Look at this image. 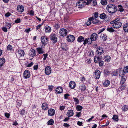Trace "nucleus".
Returning <instances> with one entry per match:
<instances>
[{
	"label": "nucleus",
	"instance_id": "nucleus-1",
	"mask_svg": "<svg viewBox=\"0 0 128 128\" xmlns=\"http://www.w3.org/2000/svg\"><path fill=\"white\" fill-rule=\"evenodd\" d=\"M106 9L109 13L113 14L115 13L117 11V8L114 4H109L107 6Z\"/></svg>",
	"mask_w": 128,
	"mask_h": 128
},
{
	"label": "nucleus",
	"instance_id": "nucleus-2",
	"mask_svg": "<svg viewBox=\"0 0 128 128\" xmlns=\"http://www.w3.org/2000/svg\"><path fill=\"white\" fill-rule=\"evenodd\" d=\"M50 40L54 43H56L57 41V38L56 35L54 33H52L50 36Z\"/></svg>",
	"mask_w": 128,
	"mask_h": 128
},
{
	"label": "nucleus",
	"instance_id": "nucleus-3",
	"mask_svg": "<svg viewBox=\"0 0 128 128\" xmlns=\"http://www.w3.org/2000/svg\"><path fill=\"white\" fill-rule=\"evenodd\" d=\"M86 4V2L83 0L79 1L76 4V6L78 8H80L84 7Z\"/></svg>",
	"mask_w": 128,
	"mask_h": 128
},
{
	"label": "nucleus",
	"instance_id": "nucleus-4",
	"mask_svg": "<svg viewBox=\"0 0 128 128\" xmlns=\"http://www.w3.org/2000/svg\"><path fill=\"white\" fill-rule=\"evenodd\" d=\"M119 72V76H121L122 74L123 73L122 70L120 69L116 70H115L112 73V76H117L118 74V73Z\"/></svg>",
	"mask_w": 128,
	"mask_h": 128
},
{
	"label": "nucleus",
	"instance_id": "nucleus-5",
	"mask_svg": "<svg viewBox=\"0 0 128 128\" xmlns=\"http://www.w3.org/2000/svg\"><path fill=\"white\" fill-rule=\"evenodd\" d=\"M122 25V23L120 22H118L117 20L112 25V27L114 28H120Z\"/></svg>",
	"mask_w": 128,
	"mask_h": 128
},
{
	"label": "nucleus",
	"instance_id": "nucleus-6",
	"mask_svg": "<svg viewBox=\"0 0 128 128\" xmlns=\"http://www.w3.org/2000/svg\"><path fill=\"white\" fill-rule=\"evenodd\" d=\"M60 34V36H64L66 35L67 33V30L64 28L60 29L59 32Z\"/></svg>",
	"mask_w": 128,
	"mask_h": 128
},
{
	"label": "nucleus",
	"instance_id": "nucleus-7",
	"mask_svg": "<svg viewBox=\"0 0 128 128\" xmlns=\"http://www.w3.org/2000/svg\"><path fill=\"white\" fill-rule=\"evenodd\" d=\"M122 78L120 81V83L122 84H123L126 80V77L125 75L123 73L122 74L121 76H120Z\"/></svg>",
	"mask_w": 128,
	"mask_h": 128
},
{
	"label": "nucleus",
	"instance_id": "nucleus-8",
	"mask_svg": "<svg viewBox=\"0 0 128 128\" xmlns=\"http://www.w3.org/2000/svg\"><path fill=\"white\" fill-rule=\"evenodd\" d=\"M91 3H92V5L94 6L97 4L96 1V0H87L86 4L88 5Z\"/></svg>",
	"mask_w": 128,
	"mask_h": 128
},
{
	"label": "nucleus",
	"instance_id": "nucleus-9",
	"mask_svg": "<svg viewBox=\"0 0 128 128\" xmlns=\"http://www.w3.org/2000/svg\"><path fill=\"white\" fill-rule=\"evenodd\" d=\"M67 40L70 42H72L74 41L75 40L74 36L72 35H69L67 36Z\"/></svg>",
	"mask_w": 128,
	"mask_h": 128
},
{
	"label": "nucleus",
	"instance_id": "nucleus-10",
	"mask_svg": "<svg viewBox=\"0 0 128 128\" xmlns=\"http://www.w3.org/2000/svg\"><path fill=\"white\" fill-rule=\"evenodd\" d=\"M30 72L28 70H26L23 74V76L26 78H29L30 76Z\"/></svg>",
	"mask_w": 128,
	"mask_h": 128
},
{
	"label": "nucleus",
	"instance_id": "nucleus-11",
	"mask_svg": "<svg viewBox=\"0 0 128 128\" xmlns=\"http://www.w3.org/2000/svg\"><path fill=\"white\" fill-rule=\"evenodd\" d=\"M45 72L46 75H49L51 72L52 70L50 67L49 66L46 67L45 69Z\"/></svg>",
	"mask_w": 128,
	"mask_h": 128
},
{
	"label": "nucleus",
	"instance_id": "nucleus-12",
	"mask_svg": "<svg viewBox=\"0 0 128 128\" xmlns=\"http://www.w3.org/2000/svg\"><path fill=\"white\" fill-rule=\"evenodd\" d=\"M55 112L54 110L50 108L48 110V114L49 116H52L55 114Z\"/></svg>",
	"mask_w": 128,
	"mask_h": 128
},
{
	"label": "nucleus",
	"instance_id": "nucleus-13",
	"mask_svg": "<svg viewBox=\"0 0 128 128\" xmlns=\"http://www.w3.org/2000/svg\"><path fill=\"white\" fill-rule=\"evenodd\" d=\"M96 52L98 54L100 55L104 53V50L102 48L99 47L96 51Z\"/></svg>",
	"mask_w": 128,
	"mask_h": 128
},
{
	"label": "nucleus",
	"instance_id": "nucleus-14",
	"mask_svg": "<svg viewBox=\"0 0 128 128\" xmlns=\"http://www.w3.org/2000/svg\"><path fill=\"white\" fill-rule=\"evenodd\" d=\"M48 38L45 36H42L41 38V41L43 44H46L48 42Z\"/></svg>",
	"mask_w": 128,
	"mask_h": 128
},
{
	"label": "nucleus",
	"instance_id": "nucleus-15",
	"mask_svg": "<svg viewBox=\"0 0 128 128\" xmlns=\"http://www.w3.org/2000/svg\"><path fill=\"white\" fill-rule=\"evenodd\" d=\"M17 10L19 12H22L24 10V6L21 5H19L17 6Z\"/></svg>",
	"mask_w": 128,
	"mask_h": 128
},
{
	"label": "nucleus",
	"instance_id": "nucleus-16",
	"mask_svg": "<svg viewBox=\"0 0 128 128\" xmlns=\"http://www.w3.org/2000/svg\"><path fill=\"white\" fill-rule=\"evenodd\" d=\"M98 35L97 34L95 33H93L91 36L90 38L92 39V40L94 41L96 40L97 38Z\"/></svg>",
	"mask_w": 128,
	"mask_h": 128
},
{
	"label": "nucleus",
	"instance_id": "nucleus-17",
	"mask_svg": "<svg viewBox=\"0 0 128 128\" xmlns=\"http://www.w3.org/2000/svg\"><path fill=\"white\" fill-rule=\"evenodd\" d=\"M100 72L98 70H96L95 74L96 79H99L100 76Z\"/></svg>",
	"mask_w": 128,
	"mask_h": 128
},
{
	"label": "nucleus",
	"instance_id": "nucleus-18",
	"mask_svg": "<svg viewBox=\"0 0 128 128\" xmlns=\"http://www.w3.org/2000/svg\"><path fill=\"white\" fill-rule=\"evenodd\" d=\"M42 110H46L48 108V105L46 103H44L42 104Z\"/></svg>",
	"mask_w": 128,
	"mask_h": 128
},
{
	"label": "nucleus",
	"instance_id": "nucleus-19",
	"mask_svg": "<svg viewBox=\"0 0 128 128\" xmlns=\"http://www.w3.org/2000/svg\"><path fill=\"white\" fill-rule=\"evenodd\" d=\"M45 31L46 33H49L51 32V28L48 26H46L44 27Z\"/></svg>",
	"mask_w": 128,
	"mask_h": 128
},
{
	"label": "nucleus",
	"instance_id": "nucleus-20",
	"mask_svg": "<svg viewBox=\"0 0 128 128\" xmlns=\"http://www.w3.org/2000/svg\"><path fill=\"white\" fill-rule=\"evenodd\" d=\"M76 84L73 81L70 82L69 84V86L70 88L73 89L76 86Z\"/></svg>",
	"mask_w": 128,
	"mask_h": 128
},
{
	"label": "nucleus",
	"instance_id": "nucleus-21",
	"mask_svg": "<svg viewBox=\"0 0 128 128\" xmlns=\"http://www.w3.org/2000/svg\"><path fill=\"white\" fill-rule=\"evenodd\" d=\"M92 23L95 24H101L100 21L97 19H94L93 17V19L92 20Z\"/></svg>",
	"mask_w": 128,
	"mask_h": 128
},
{
	"label": "nucleus",
	"instance_id": "nucleus-22",
	"mask_svg": "<svg viewBox=\"0 0 128 128\" xmlns=\"http://www.w3.org/2000/svg\"><path fill=\"white\" fill-rule=\"evenodd\" d=\"M18 52L19 54L20 55V56H24V52L23 50L21 49H19L18 50Z\"/></svg>",
	"mask_w": 128,
	"mask_h": 128
},
{
	"label": "nucleus",
	"instance_id": "nucleus-23",
	"mask_svg": "<svg viewBox=\"0 0 128 128\" xmlns=\"http://www.w3.org/2000/svg\"><path fill=\"white\" fill-rule=\"evenodd\" d=\"M74 112L73 110H70L68 111L66 115L70 117L72 116Z\"/></svg>",
	"mask_w": 128,
	"mask_h": 128
},
{
	"label": "nucleus",
	"instance_id": "nucleus-24",
	"mask_svg": "<svg viewBox=\"0 0 128 128\" xmlns=\"http://www.w3.org/2000/svg\"><path fill=\"white\" fill-rule=\"evenodd\" d=\"M56 92L58 94L61 93L62 91V88L60 87H57L56 89Z\"/></svg>",
	"mask_w": 128,
	"mask_h": 128
},
{
	"label": "nucleus",
	"instance_id": "nucleus-25",
	"mask_svg": "<svg viewBox=\"0 0 128 128\" xmlns=\"http://www.w3.org/2000/svg\"><path fill=\"white\" fill-rule=\"evenodd\" d=\"M123 29L125 32H128V23H126L124 25Z\"/></svg>",
	"mask_w": 128,
	"mask_h": 128
},
{
	"label": "nucleus",
	"instance_id": "nucleus-26",
	"mask_svg": "<svg viewBox=\"0 0 128 128\" xmlns=\"http://www.w3.org/2000/svg\"><path fill=\"white\" fill-rule=\"evenodd\" d=\"M36 50L39 54H43L44 53V52L42 49L40 48L39 47L36 48Z\"/></svg>",
	"mask_w": 128,
	"mask_h": 128
},
{
	"label": "nucleus",
	"instance_id": "nucleus-27",
	"mask_svg": "<svg viewBox=\"0 0 128 128\" xmlns=\"http://www.w3.org/2000/svg\"><path fill=\"white\" fill-rule=\"evenodd\" d=\"M104 58L105 59V61L107 62H110L111 58L110 56L107 55L106 56H104Z\"/></svg>",
	"mask_w": 128,
	"mask_h": 128
},
{
	"label": "nucleus",
	"instance_id": "nucleus-28",
	"mask_svg": "<svg viewBox=\"0 0 128 128\" xmlns=\"http://www.w3.org/2000/svg\"><path fill=\"white\" fill-rule=\"evenodd\" d=\"M5 62V60L4 58H2L0 59V66H2Z\"/></svg>",
	"mask_w": 128,
	"mask_h": 128
},
{
	"label": "nucleus",
	"instance_id": "nucleus-29",
	"mask_svg": "<svg viewBox=\"0 0 128 128\" xmlns=\"http://www.w3.org/2000/svg\"><path fill=\"white\" fill-rule=\"evenodd\" d=\"M93 19V17L90 18H88V20L87 22H86V24L87 26H89L90 25L91 23V21H92V20Z\"/></svg>",
	"mask_w": 128,
	"mask_h": 128
},
{
	"label": "nucleus",
	"instance_id": "nucleus-30",
	"mask_svg": "<svg viewBox=\"0 0 128 128\" xmlns=\"http://www.w3.org/2000/svg\"><path fill=\"white\" fill-rule=\"evenodd\" d=\"M84 37L82 36H79L78 39V41L79 42L83 41L84 40Z\"/></svg>",
	"mask_w": 128,
	"mask_h": 128
},
{
	"label": "nucleus",
	"instance_id": "nucleus-31",
	"mask_svg": "<svg viewBox=\"0 0 128 128\" xmlns=\"http://www.w3.org/2000/svg\"><path fill=\"white\" fill-rule=\"evenodd\" d=\"M112 119L114 121L118 122V116L115 115H113Z\"/></svg>",
	"mask_w": 128,
	"mask_h": 128
},
{
	"label": "nucleus",
	"instance_id": "nucleus-32",
	"mask_svg": "<svg viewBox=\"0 0 128 128\" xmlns=\"http://www.w3.org/2000/svg\"><path fill=\"white\" fill-rule=\"evenodd\" d=\"M110 82L108 80H106L104 84V85L105 86H108L110 84Z\"/></svg>",
	"mask_w": 128,
	"mask_h": 128
},
{
	"label": "nucleus",
	"instance_id": "nucleus-33",
	"mask_svg": "<svg viewBox=\"0 0 128 128\" xmlns=\"http://www.w3.org/2000/svg\"><path fill=\"white\" fill-rule=\"evenodd\" d=\"M122 109L123 111H126L128 110V106L126 105H124L122 107Z\"/></svg>",
	"mask_w": 128,
	"mask_h": 128
},
{
	"label": "nucleus",
	"instance_id": "nucleus-34",
	"mask_svg": "<svg viewBox=\"0 0 128 128\" xmlns=\"http://www.w3.org/2000/svg\"><path fill=\"white\" fill-rule=\"evenodd\" d=\"M123 72V73H126L128 72V66H126V67H124V69Z\"/></svg>",
	"mask_w": 128,
	"mask_h": 128
},
{
	"label": "nucleus",
	"instance_id": "nucleus-35",
	"mask_svg": "<svg viewBox=\"0 0 128 128\" xmlns=\"http://www.w3.org/2000/svg\"><path fill=\"white\" fill-rule=\"evenodd\" d=\"M100 3L103 5H106L107 4V2L106 0H101L100 1Z\"/></svg>",
	"mask_w": 128,
	"mask_h": 128
},
{
	"label": "nucleus",
	"instance_id": "nucleus-36",
	"mask_svg": "<svg viewBox=\"0 0 128 128\" xmlns=\"http://www.w3.org/2000/svg\"><path fill=\"white\" fill-rule=\"evenodd\" d=\"M100 18L102 19H104L106 18V15L104 13L100 14Z\"/></svg>",
	"mask_w": 128,
	"mask_h": 128
},
{
	"label": "nucleus",
	"instance_id": "nucleus-37",
	"mask_svg": "<svg viewBox=\"0 0 128 128\" xmlns=\"http://www.w3.org/2000/svg\"><path fill=\"white\" fill-rule=\"evenodd\" d=\"M100 60V58L98 56H96L94 58V61L95 62L97 63L98 62H99Z\"/></svg>",
	"mask_w": 128,
	"mask_h": 128
},
{
	"label": "nucleus",
	"instance_id": "nucleus-38",
	"mask_svg": "<svg viewBox=\"0 0 128 128\" xmlns=\"http://www.w3.org/2000/svg\"><path fill=\"white\" fill-rule=\"evenodd\" d=\"M36 52L35 51V50H34L32 49V50H31V56L33 57L36 55Z\"/></svg>",
	"mask_w": 128,
	"mask_h": 128
},
{
	"label": "nucleus",
	"instance_id": "nucleus-39",
	"mask_svg": "<svg viewBox=\"0 0 128 128\" xmlns=\"http://www.w3.org/2000/svg\"><path fill=\"white\" fill-rule=\"evenodd\" d=\"M54 123V121L52 119H50L49 120L48 122V125H52Z\"/></svg>",
	"mask_w": 128,
	"mask_h": 128
},
{
	"label": "nucleus",
	"instance_id": "nucleus-40",
	"mask_svg": "<svg viewBox=\"0 0 128 128\" xmlns=\"http://www.w3.org/2000/svg\"><path fill=\"white\" fill-rule=\"evenodd\" d=\"M80 89L82 91H84L86 89V87L84 85L81 86H79Z\"/></svg>",
	"mask_w": 128,
	"mask_h": 128
},
{
	"label": "nucleus",
	"instance_id": "nucleus-41",
	"mask_svg": "<svg viewBox=\"0 0 128 128\" xmlns=\"http://www.w3.org/2000/svg\"><path fill=\"white\" fill-rule=\"evenodd\" d=\"M101 36H102V39H103L104 41H106V37H107L106 35L105 34H102Z\"/></svg>",
	"mask_w": 128,
	"mask_h": 128
},
{
	"label": "nucleus",
	"instance_id": "nucleus-42",
	"mask_svg": "<svg viewBox=\"0 0 128 128\" xmlns=\"http://www.w3.org/2000/svg\"><path fill=\"white\" fill-rule=\"evenodd\" d=\"M125 88V86L124 85H122L118 89L119 91H121L124 90Z\"/></svg>",
	"mask_w": 128,
	"mask_h": 128
},
{
	"label": "nucleus",
	"instance_id": "nucleus-43",
	"mask_svg": "<svg viewBox=\"0 0 128 128\" xmlns=\"http://www.w3.org/2000/svg\"><path fill=\"white\" fill-rule=\"evenodd\" d=\"M107 30L110 32H112L114 31V30L112 27L107 28Z\"/></svg>",
	"mask_w": 128,
	"mask_h": 128
},
{
	"label": "nucleus",
	"instance_id": "nucleus-44",
	"mask_svg": "<svg viewBox=\"0 0 128 128\" xmlns=\"http://www.w3.org/2000/svg\"><path fill=\"white\" fill-rule=\"evenodd\" d=\"M82 108V107L80 105H78L76 107V109L77 110L80 111Z\"/></svg>",
	"mask_w": 128,
	"mask_h": 128
},
{
	"label": "nucleus",
	"instance_id": "nucleus-45",
	"mask_svg": "<svg viewBox=\"0 0 128 128\" xmlns=\"http://www.w3.org/2000/svg\"><path fill=\"white\" fill-rule=\"evenodd\" d=\"M118 7L119 8V11L120 12H123L124 10V9L123 8L122 6L120 5H119L118 6Z\"/></svg>",
	"mask_w": 128,
	"mask_h": 128
},
{
	"label": "nucleus",
	"instance_id": "nucleus-46",
	"mask_svg": "<svg viewBox=\"0 0 128 128\" xmlns=\"http://www.w3.org/2000/svg\"><path fill=\"white\" fill-rule=\"evenodd\" d=\"M99 64L100 66H103L104 64V62L103 61L100 60V61L99 62Z\"/></svg>",
	"mask_w": 128,
	"mask_h": 128
},
{
	"label": "nucleus",
	"instance_id": "nucleus-47",
	"mask_svg": "<svg viewBox=\"0 0 128 128\" xmlns=\"http://www.w3.org/2000/svg\"><path fill=\"white\" fill-rule=\"evenodd\" d=\"M20 114L22 115H25L26 113L25 112V110L24 109H23L20 112Z\"/></svg>",
	"mask_w": 128,
	"mask_h": 128
},
{
	"label": "nucleus",
	"instance_id": "nucleus-48",
	"mask_svg": "<svg viewBox=\"0 0 128 128\" xmlns=\"http://www.w3.org/2000/svg\"><path fill=\"white\" fill-rule=\"evenodd\" d=\"M73 99L74 100V101L76 102V104H78L79 103L78 99L76 98H73Z\"/></svg>",
	"mask_w": 128,
	"mask_h": 128
},
{
	"label": "nucleus",
	"instance_id": "nucleus-49",
	"mask_svg": "<svg viewBox=\"0 0 128 128\" xmlns=\"http://www.w3.org/2000/svg\"><path fill=\"white\" fill-rule=\"evenodd\" d=\"M7 48L8 50H11L12 49V47L11 45H8L7 46Z\"/></svg>",
	"mask_w": 128,
	"mask_h": 128
},
{
	"label": "nucleus",
	"instance_id": "nucleus-50",
	"mask_svg": "<svg viewBox=\"0 0 128 128\" xmlns=\"http://www.w3.org/2000/svg\"><path fill=\"white\" fill-rule=\"evenodd\" d=\"M87 39L88 40V44H91L92 43V41H93L92 40V39L90 38H87Z\"/></svg>",
	"mask_w": 128,
	"mask_h": 128
},
{
	"label": "nucleus",
	"instance_id": "nucleus-51",
	"mask_svg": "<svg viewBox=\"0 0 128 128\" xmlns=\"http://www.w3.org/2000/svg\"><path fill=\"white\" fill-rule=\"evenodd\" d=\"M5 116L7 118H9L10 116V114L6 112L4 114Z\"/></svg>",
	"mask_w": 128,
	"mask_h": 128
},
{
	"label": "nucleus",
	"instance_id": "nucleus-52",
	"mask_svg": "<svg viewBox=\"0 0 128 128\" xmlns=\"http://www.w3.org/2000/svg\"><path fill=\"white\" fill-rule=\"evenodd\" d=\"M55 26L56 28L58 29L60 27V25L59 23H57L55 24Z\"/></svg>",
	"mask_w": 128,
	"mask_h": 128
},
{
	"label": "nucleus",
	"instance_id": "nucleus-53",
	"mask_svg": "<svg viewBox=\"0 0 128 128\" xmlns=\"http://www.w3.org/2000/svg\"><path fill=\"white\" fill-rule=\"evenodd\" d=\"M44 56V58L43 60H45L46 59V58L47 57L48 54H43Z\"/></svg>",
	"mask_w": 128,
	"mask_h": 128
},
{
	"label": "nucleus",
	"instance_id": "nucleus-54",
	"mask_svg": "<svg viewBox=\"0 0 128 128\" xmlns=\"http://www.w3.org/2000/svg\"><path fill=\"white\" fill-rule=\"evenodd\" d=\"M2 29L4 32H7V29L5 27H2Z\"/></svg>",
	"mask_w": 128,
	"mask_h": 128
},
{
	"label": "nucleus",
	"instance_id": "nucleus-55",
	"mask_svg": "<svg viewBox=\"0 0 128 128\" xmlns=\"http://www.w3.org/2000/svg\"><path fill=\"white\" fill-rule=\"evenodd\" d=\"M20 22V19L18 18L15 21V22L16 23H18Z\"/></svg>",
	"mask_w": 128,
	"mask_h": 128
},
{
	"label": "nucleus",
	"instance_id": "nucleus-56",
	"mask_svg": "<svg viewBox=\"0 0 128 128\" xmlns=\"http://www.w3.org/2000/svg\"><path fill=\"white\" fill-rule=\"evenodd\" d=\"M84 42L83 43V44L85 45V44L87 43H88V40H87V38L86 39L84 40Z\"/></svg>",
	"mask_w": 128,
	"mask_h": 128
},
{
	"label": "nucleus",
	"instance_id": "nucleus-57",
	"mask_svg": "<svg viewBox=\"0 0 128 128\" xmlns=\"http://www.w3.org/2000/svg\"><path fill=\"white\" fill-rule=\"evenodd\" d=\"M11 15V14L9 12H8L5 14L6 17H8Z\"/></svg>",
	"mask_w": 128,
	"mask_h": 128
},
{
	"label": "nucleus",
	"instance_id": "nucleus-58",
	"mask_svg": "<svg viewBox=\"0 0 128 128\" xmlns=\"http://www.w3.org/2000/svg\"><path fill=\"white\" fill-rule=\"evenodd\" d=\"M124 4L126 8H128V2H125L124 3Z\"/></svg>",
	"mask_w": 128,
	"mask_h": 128
},
{
	"label": "nucleus",
	"instance_id": "nucleus-59",
	"mask_svg": "<svg viewBox=\"0 0 128 128\" xmlns=\"http://www.w3.org/2000/svg\"><path fill=\"white\" fill-rule=\"evenodd\" d=\"M48 87V90L50 91H51L53 88V86H49Z\"/></svg>",
	"mask_w": 128,
	"mask_h": 128
},
{
	"label": "nucleus",
	"instance_id": "nucleus-60",
	"mask_svg": "<svg viewBox=\"0 0 128 128\" xmlns=\"http://www.w3.org/2000/svg\"><path fill=\"white\" fill-rule=\"evenodd\" d=\"M94 16L95 18H97L98 17V13L95 12L94 14Z\"/></svg>",
	"mask_w": 128,
	"mask_h": 128
},
{
	"label": "nucleus",
	"instance_id": "nucleus-61",
	"mask_svg": "<svg viewBox=\"0 0 128 128\" xmlns=\"http://www.w3.org/2000/svg\"><path fill=\"white\" fill-rule=\"evenodd\" d=\"M69 96V94H65L64 95L65 98L66 99H67Z\"/></svg>",
	"mask_w": 128,
	"mask_h": 128
},
{
	"label": "nucleus",
	"instance_id": "nucleus-62",
	"mask_svg": "<svg viewBox=\"0 0 128 128\" xmlns=\"http://www.w3.org/2000/svg\"><path fill=\"white\" fill-rule=\"evenodd\" d=\"M30 30V28H29L28 29H26L25 30V31L27 33H28Z\"/></svg>",
	"mask_w": 128,
	"mask_h": 128
},
{
	"label": "nucleus",
	"instance_id": "nucleus-63",
	"mask_svg": "<svg viewBox=\"0 0 128 128\" xmlns=\"http://www.w3.org/2000/svg\"><path fill=\"white\" fill-rule=\"evenodd\" d=\"M38 64L34 65V70H37L38 69Z\"/></svg>",
	"mask_w": 128,
	"mask_h": 128
},
{
	"label": "nucleus",
	"instance_id": "nucleus-64",
	"mask_svg": "<svg viewBox=\"0 0 128 128\" xmlns=\"http://www.w3.org/2000/svg\"><path fill=\"white\" fill-rule=\"evenodd\" d=\"M65 107L64 106H61L60 108V109L61 110H62L65 108Z\"/></svg>",
	"mask_w": 128,
	"mask_h": 128
}]
</instances>
